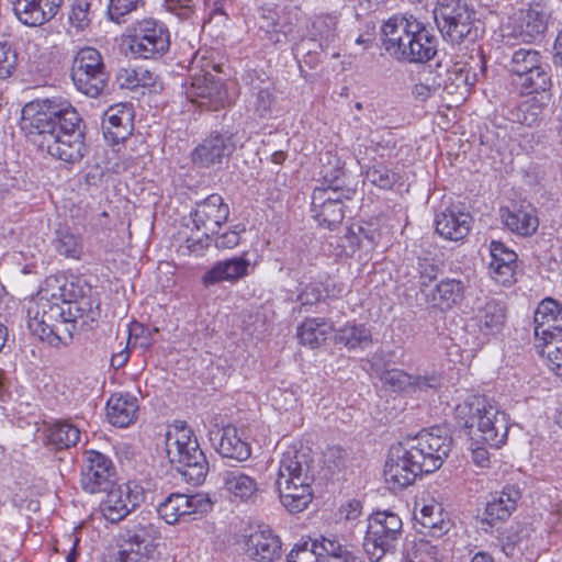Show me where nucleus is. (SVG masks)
Returning a JSON list of instances; mask_svg holds the SVG:
<instances>
[{"label": "nucleus", "mask_w": 562, "mask_h": 562, "mask_svg": "<svg viewBox=\"0 0 562 562\" xmlns=\"http://www.w3.org/2000/svg\"><path fill=\"white\" fill-rule=\"evenodd\" d=\"M333 331V326L324 318H308L297 329L300 342L312 349L318 348Z\"/></svg>", "instance_id": "41"}, {"label": "nucleus", "mask_w": 562, "mask_h": 562, "mask_svg": "<svg viewBox=\"0 0 562 562\" xmlns=\"http://www.w3.org/2000/svg\"><path fill=\"white\" fill-rule=\"evenodd\" d=\"M80 439V430L68 422H57L48 428L47 440L57 449L75 446Z\"/></svg>", "instance_id": "44"}, {"label": "nucleus", "mask_w": 562, "mask_h": 562, "mask_svg": "<svg viewBox=\"0 0 562 562\" xmlns=\"http://www.w3.org/2000/svg\"><path fill=\"white\" fill-rule=\"evenodd\" d=\"M471 562H494V559L487 553L477 552L474 554Z\"/></svg>", "instance_id": "64"}, {"label": "nucleus", "mask_w": 562, "mask_h": 562, "mask_svg": "<svg viewBox=\"0 0 562 562\" xmlns=\"http://www.w3.org/2000/svg\"><path fill=\"white\" fill-rule=\"evenodd\" d=\"M187 95L192 103L207 110H217L224 106L227 100L222 82L212 74L194 76Z\"/></svg>", "instance_id": "25"}, {"label": "nucleus", "mask_w": 562, "mask_h": 562, "mask_svg": "<svg viewBox=\"0 0 562 562\" xmlns=\"http://www.w3.org/2000/svg\"><path fill=\"white\" fill-rule=\"evenodd\" d=\"M508 71L521 93H544L552 87L551 67L538 49L520 47L513 52Z\"/></svg>", "instance_id": "9"}, {"label": "nucleus", "mask_w": 562, "mask_h": 562, "mask_svg": "<svg viewBox=\"0 0 562 562\" xmlns=\"http://www.w3.org/2000/svg\"><path fill=\"white\" fill-rule=\"evenodd\" d=\"M330 295H335V293L330 294L328 285L318 281H311L308 283H301L297 301L302 306H312Z\"/></svg>", "instance_id": "50"}, {"label": "nucleus", "mask_w": 562, "mask_h": 562, "mask_svg": "<svg viewBox=\"0 0 562 562\" xmlns=\"http://www.w3.org/2000/svg\"><path fill=\"white\" fill-rule=\"evenodd\" d=\"M211 235L205 231H196L194 235L186 238L184 243L180 246V251L183 255L202 256L210 245Z\"/></svg>", "instance_id": "53"}, {"label": "nucleus", "mask_w": 562, "mask_h": 562, "mask_svg": "<svg viewBox=\"0 0 562 562\" xmlns=\"http://www.w3.org/2000/svg\"><path fill=\"white\" fill-rule=\"evenodd\" d=\"M425 473L437 471L447 459L452 440L440 428L423 430L404 441Z\"/></svg>", "instance_id": "15"}, {"label": "nucleus", "mask_w": 562, "mask_h": 562, "mask_svg": "<svg viewBox=\"0 0 562 562\" xmlns=\"http://www.w3.org/2000/svg\"><path fill=\"white\" fill-rule=\"evenodd\" d=\"M247 555L258 562H272L281 554L280 538L268 526H258L247 538Z\"/></svg>", "instance_id": "26"}, {"label": "nucleus", "mask_w": 562, "mask_h": 562, "mask_svg": "<svg viewBox=\"0 0 562 562\" xmlns=\"http://www.w3.org/2000/svg\"><path fill=\"white\" fill-rule=\"evenodd\" d=\"M426 296L432 306L440 310H449L462 302L464 285L460 280L446 279L436 284Z\"/></svg>", "instance_id": "39"}, {"label": "nucleus", "mask_w": 562, "mask_h": 562, "mask_svg": "<svg viewBox=\"0 0 562 562\" xmlns=\"http://www.w3.org/2000/svg\"><path fill=\"white\" fill-rule=\"evenodd\" d=\"M506 321L505 307L495 299L485 297L477 300L473 307V314L467 323V329L477 333V342H473L474 347L470 348V352L475 351L484 340L490 336L498 334Z\"/></svg>", "instance_id": "18"}, {"label": "nucleus", "mask_w": 562, "mask_h": 562, "mask_svg": "<svg viewBox=\"0 0 562 562\" xmlns=\"http://www.w3.org/2000/svg\"><path fill=\"white\" fill-rule=\"evenodd\" d=\"M533 323L538 352L546 356L550 369L562 376V305L551 297L542 300Z\"/></svg>", "instance_id": "7"}, {"label": "nucleus", "mask_w": 562, "mask_h": 562, "mask_svg": "<svg viewBox=\"0 0 562 562\" xmlns=\"http://www.w3.org/2000/svg\"><path fill=\"white\" fill-rule=\"evenodd\" d=\"M80 117L68 102H30L22 109L20 126L29 140L54 158L79 161L86 151Z\"/></svg>", "instance_id": "1"}, {"label": "nucleus", "mask_w": 562, "mask_h": 562, "mask_svg": "<svg viewBox=\"0 0 562 562\" xmlns=\"http://www.w3.org/2000/svg\"><path fill=\"white\" fill-rule=\"evenodd\" d=\"M544 110V104L536 97L524 101L517 111V120L526 126L536 125L541 119Z\"/></svg>", "instance_id": "51"}, {"label": "nucleus", "mask_w": 562, "mask_h": 562, "mask_svg": "<svg viewBox=\"0 0 562 562\" xmlns=\"http://www.w3.org/2000/svg\"><path fill=\"white\" fill-rule=\"evenodd\" d=\"M166 454L171 464L190 484H201L209 463L192 428L183 420L168 425L165 434Z\"/></svg>", "instance_id": "6"}, {"label": "nucleus", "mask_w": 562, "mask_h": 562, "mask_svg": "<svg viewBox=\"0 0 562 562\" xmlns=\"http://www.w3.org/2000/svg\"><path fill=\"white\" fill-rule=\"evenodd\" d=\"M16 60L13 47L5 42L0 43V79L9 78L14 72Z\"/></svg>", "instance_id": "55"}, {"label": "nucleus", "mask_w": 562, "mask_h": 562, "mask_svg": "<svg viewBox=\"0 0 562 562\" xmlns=\"http://www.w3.org/2000/svg\"><path fill=\"white\" fill-rule=\"evenodd\" d=\"M128 47L131 53L143 59L157 58L170 47V33L167 25L148 18L136 22L131 29Z\"/></svg>", "instance_id": "13"}, {"label": "nucleus", "mask_w": 562, "mask_h": 562, "mask_svg": "<svg viewBox=\"0 0 562 562\" xmlns=\"http://www.w3.org/2000/svg\"><path fill=\"white\" fill-rule=\"evenodd\" d=\"M276 97L270 85L252 86L248 109L260 119L270 117L273 113Z\"/></svg>", "instance_id": "42"}, {"label": "nucleus", "mask_w": 562, "mask_h": 562, "mask_svg": "<svg viewBox=\"0 0 562 562\" xmlns=\"http://www.w3.org/2000/svg\"><path fill=\"white\" fill-rule=\"evenodd\" d=\"M434 18L446 38L460 43L471 33L475 12L464 0H437Z\"/></svg>", "instance_id": "14"}, {"label": "nucleus", "mask_w": 562, "mask_h": 562, "mask_svg": "<svg viewBox=\"0 0 562 562\" xmlns=\"http://www.w3.org/2000/svg\"><path fill=\"white\" fill-rule=\"evenodd\" d=\"M382 380L384 384L389 385L395 392L426 390L439 385V379L435 375L414 376L400 369L385 371Z\"/></svg>", "instance_id": "37"}, {"label": "nucleus", "mask_w": 562, "mask_h": 562, "mask_svg": "<svg viewBox=\"0 0 562 562\" xmlns=\"http://www.w3.org/2000/svg\"><path fill=\"white\" fill-rule=\"evenodd\" d=\"M171 11H176V14L182 19H188L194 8L193 0H166Z\"/></svg>", "instance_id": "60"}, {"label": "nucleus", "mask_w": 562, "mask_h": 562, "mask_svg": "<svg viewBox=\"0 0 562 562\" xmlns=\"http://www.w3.org/2000/svg\"><path fill=\"white\" fill-rule=\"evenodd\" d=\"M491 261L488 265L516 266L517 255L503 243L492 240L490 244Z\"/></svg>", "instance_id": "54"}, {"label": "nucleus", "mask_w": 562, "mask_h": 562, "mask_svg": "<svg viewBox=\"0 0 562 562\" xmlns=\"http://www.w3.org/2000/svg\"><path fill=\"white\" fill-rule=\"evenodd\" d=\"M251 263L246 257H233L216 262L202 278L209 286L221 282H236L249 274Z\"/></svg>", "instance_id": "31"}, {"label": "nucleus", "mask_w": 562, "mask_h": 562, "mask_svg": "<svg viewBox=\"0 0 562 562\" xmlns=\"http://www.w3.org/2000/svg\"><path fill=\"white\" fill-rule=\"evenodd\" d=\"M63 305V317L56 322L58 324V331L52 330L48 335H36L42 340H47L49 344L55 341L66 342L71 339L72 333L76 329V322L82 316L83 310L75 303H65Z\"/></svg>", "instance_id": "40"}, {"label": "nucleus", "mask_w": 562, "mask_h": 562, "mask_svg": "<svg viewBox=\"0 0 562 562\" xmlns=\"http://www.w3.org/2000/svg\"><path fill=\"white\" fill-rule=\"evenodd\" d=\"M499 215L503 224L512 233L520 236H531L539 227L536 210L529 204L501 207Z\"/></svg>", "instance_id": "29"}, {"label": "nucleus", "mask_w": 562, "mask_h": 562, "mask_svg": "<svg viewBox=\"0 0 562 562\" xmlns=\"http://www.w3.org/2000/svg\"><path fill=\"white\" fill-rule=\"evenodd\" d=\"M56 249L60 255L71 259H80L83 252L80 236L68 231L58 232Z\"/></svg>", "instance_id": "48"}, {"label": "nucleus", "mask_w": 562, "mask_h": 562, "mask_svg": "<svg viewBox=\"0 0 562 562\" xmlns=\"http://www.w3.org/2000/svg\"><path fill=\"white\" fill-rule=\"evenodd\" d=\"M137 414L138 401L128 393H115L106 402V418L114 426H130L136 420Z\"/></svg>", "instance_id": "33"}, {"label": "nucleus", "mask_w": 562, "mask_h": 562, "mask_svg": "<svg viewBox=\"0 0 562 562\" xmlns=\"http://www.w3.org/2000/svg\"><path fill=\"white\" fill-rule=\"evenodd\" d=\"M238 145L241 146L240 139H237L234 134L211 135L192 151V164L199 168L220 165L234 153Z\"/></svg>", "instance_id": "20"}, {"label": "nucleus", "mask_w": 562, "mask_h": 562, "mask_svg": "<svg viewBox=\"0 0 562 562\" xmlns=\"http://www.w3.org/2000/svg\"><path fill=\"white\" fill-rule=\"evenodd\" d=\"M211 507L210 499L202 494H171L158 507L159 516L169 525L196 513H204Z\"/></svg>", "instance_id": "24"}, {"label": "nucleus", "mask_w": 562, "mask_h": 562, "mask_svg": "<svg viewBox=\"0 0 562 562\" xmlns=\"http://www.w3.org/2000/svg\"><path fill=\"white\" fill-rule=\"evenodd\" d=\"M155 547L144 528L137 529L124 541L120 551L121 562H147Z\"/></svg>", "instance_id": "38"}, {"label": "nucleus", "mask_w": 562, "mask_h": 562, "mask_svg": "<svg viewBox=\"0 0 562 562\" xmlns=\"http://www.w3.org/2000/svg\"><path fill=\"white\" fill-rule=\"evenodd\" d=\"M142 0H110L108 12L110 19L116 23L131 12L135 11Z\"/></svg>", "instance_id": "56"}, {"label": "nucleus", "mask_w": 562, "mask_h": 562, "mask_svg": "<svg viewBox=\"0 0 562 562\" xmlns=\"http://www.w3.org/2000/svg\"><path fill=\"white\" fill-rule=\"evenodd\" d=\"M472 461L476 467L481 469L488 468L491 459L487 449L480 446L472 448Z\"/></svg>", "instance_id": "61"}, {"label": "nucleus", "mask_w": 562, "mask_h": 562, "mask_svg": "<svg viewBox=\"0 0 562 562\" xmlns=\"http://www.w3.org/2000/svg\"><path fill=\"white\" fill-rule=\"evenodd\" d=\"M472 218L469 213L448 207L435 218L436 232L448 240H460L471 229Z\"/></svg>", "instance_id": "32"}, {"label": "nucleus", "mask_w": 562, "mask_h": 562, "mask_svg": "<svg viewBox=\"0 0 562 562\" xmlns=\"http://www.w3.org/2000/svg\"><path fill=\"white\" fill-rule=\"evenodd\" d=\"M91 3L88 0H75L69 12V24L77 32L85 31L91 22Z\"/></svg>", "instance_id": "52"}, {"label": "nucleus", "mask_w": 562, "mask_h": 562, "mask_svg": "<svg viewBox=\"0 0 562 562\" xmlns=\"http://www.w3.org/2000/svg\"><path fill=\"white\" fill-rule=\"evenodd\" d=\"M286 562H362L336 538L321 536L311 543L296 544L286 555Z\"/></svg>", "instance_id": "16"}, {"label": "nucleus", "mask_w": 562, "mask_h": 562, "mask_svg": "<svg viewBox=\"0 0 562 562\" xmlns=\"http://www.w3.org/2000/svg\"><path fill=\"white\" fill-rule=\"evenodd\" d=\"M337 19L333 15H319L314 19L310 31L311 40L318 42L322 49L328 48L337 41Z\"/></svg>", "instance_id": "43"}, {"label": "nucleus", "mask_w": 562, "mask_h": 562, "mask_svg": "<svg viewBox=\"0 0 562 562\" xmlns=\"http://www.w3.org/2000/svg\"><path fill=\"white\" fill-rule=\"evenodd\" d=\"M402 526L400 516L392 512H376L369 517L363 549L372 562H380L384 555L395 551Z\"/></svg>", "instance_id": "10"}, {"label": "nucleus", "mask_w": 562, "mask_h": 562, "mask_svg": "<svg viewBox=\"0 0 562 562\" xmlns=\"http://www.w3.org/2000/svg\"><path fill=\"white\" fill-rule=\"evenodd\" d=\"M151 79V74L144 68H123L117 75V81L121 88L130 90L137 87L149 86Z\"/></svg>", "instance_id": "49"}, {"label": "nucleus", "mask_w": 562, "mask_h": 562, "mask_svg": "<svg viewBox=\"0 0 562 562\" xmlns=\"http://www.w3.org/2000/svg\"><path fill=\"white\" fill-rule=\"evenodd\" d=\"M552 11L542 3H532L528 8L520 9L504 25L503 38L506 44H532L540 40L550 23Z\"/></svg>", "instance_id": "11"}, {"label": "nucleus", "mask_w": 562, "mask_h": 562, "mask_svg": "<svg viewBox=\"0 0 562 562\" xmlns=\"http://www.w3.org/2000/svg\"><path fill=\"white\" fill-rule=\"evenodd\" d=\"M328 164L333 167L324 166L321 173L326 187L315 188L312 194V211L319 225L333 229L339 225L345 216L342 198L350 199L351 190L341 191L338 181L342 176L340 160L334 156Z\"/></svg>", "instance_id": "8"}, {"label": "nucleus", "mask_w": 562, "mask_h": 562, "mask_svg": "<svg viewBox=\"0 0 562 562\" xmlns=\"http://www.w3.org/2000/svg\"><path fill=\"white\" fill-rule=\"evenodd\" d=\"M413 94L419 100H426L431 94V89L428 85L418 82L413 88Z\"/></svg>", "instance_id": "62"}, {"label": "nucleus", "mask_w": 562, "mask_h": 562, "mask_svg": "<svg viewBox=\"0 0 562 562\" xmlns=\"http://www.w3.org/2000/svg\"><path fill=\"white\" fill-rule=\"evenodd\" d=\"M381 42L391 57L408 63H426L437 52L436 37L413 15L395 14L384 21Z\"/></svg>", "instance_id": "3"}, {"label": "nucleus", "mask_w": 562, "mask_h": 562, "mask_svg": "<svg viewBox=\"0 0 562 562\" xmlns=\"http://www.w3.org/2000/svg\"><path fill=\"white\" fill-rule=\"evenodd\" d=\"M415 520L434 537H440L447 533L451 527L447 514L441 505L435 499H425L416 502L414 508Z\"/></svg>", "instance_id": "30"}, {"label": "nucleus", "mask_w": 562, "mask_h": 562, "mask_svg": "<svg viewBox=\"0 0 562 562\" xmlns=\"http://www.w3.org/2000/svg\"><path fill=\"white\" fill-rule=\"evenodd\" d=\"M268 396L271 405L279 413L294 412L299 406L297 393L292 389L272 387Z\"/></svg>", "instance_id": "47"}, {"label": "nucleus", "mask_w": 562, "mask_h": 562, "mask_svg": "<svg viewBox=\"0 0 562 562\" xmlns=\"http://www.w3.org/2000/svg\"><path fill=\"white\" fill-rule=\"evenodd\" d=\"M334 342L349 351H363L372 346V333L364 324L346 323L335 330Z\"/></svg>", "instance_id": "35"}, {"label": "nucleus", "mask_w": 562, "mask_h": 562, "mask_svg": "<svg viewBox=\"0 0 562 562\" xmlns=\"http://www.w3.org/2000/svg\"><path fill=\"white\" fill-rule=\"evenodd\" d=\"M108 72L100 52L94 47L80 48L72 60L71 80L78 91L97 98L104 90Z\"/></svg>", "instance_id": "12"}, {"label": "nucleus", "mask_w": 562, "mask_h": 562, "mask_svg": "<svg viewBox=\"0 0 562 562\" xmlns=\"http://www.w3.org/2000/svg\"><path fill=\"white\" fill-rule=\"evenodd\" d=\"M214 446L222 457L237 461H245L251 454L249 443L241 438L239 430L232 425L222 428L218 442Z\"/></svg>", "instance_id": "36"}, {"label": "nucleus", "mask_w": 562, "mask_h": 562, "mask_svg": "<svg viewBox=\"0 0 562 562\" xmlns=\"http://www.w3.org/2000/svg\"><path fill=\"white\" fill-rule=\"evenodd\" d=\"M220 480L223 493L233 503L254 504L259 497V482L240 469L222 472Z\"/></svg>", "instance_id": "22"}, {"label": "nucleus", "mask_w": 562, "mask_h": 562, "mask_svg": "<svg viewBox=\"0 0 562 562\" xmlns=\"http://www.w3.org/2000/svg\"><path fill=\"white\" fill-rule=\"evenodd\" d=\"M99 504L103 518L109 522H119L134 510L140 501V494L130 484L112 485Z\"/></svg>", "instance_id": "21"}, {"label": "nucleus", "mask_w": 562, "mask_h": 562, "mask_svg": "<svg viewBox=\"0 0 562 562\" xmlns=\"http://www.w3.org/2000/svg\"><path fill=\"white\" fill-rule=\"evenodd\" d=\"M425 473L405 442L393 445L384 468V480L393 491L409 486Z\"/></svg>", "instance_id": "17"}, {"label": "nucleus", "mask_w": 562, "mask_h": 562, "mask_svg": "<svg viewBox=\"0 0 562 562\" xmlns=\"http://www.w3.org/2000/svg\"><path fill=\"white\" fill-rule=\"evenodd\" d=\"M102 130L104 137L114 144L125 140L133 130L131 106L123 103L110 106L104 113Z\"/></svg>", "instance_id": "28"}, {"label": "nucleus", "mask_w": 562, "mask_h": 562, "mask_svg": "<svg viewBox=\"0 0 562 562\" xmlns=\"http://www.w3.org/2000/svg\"><path fill=\"white\" fill-rule=\"evenodd\" d=\"M406 562H440L438 546L426 539L414 540L406 544Z\"/></svg>", "instance_id": "45"}, {"label": "nucleus", "mask_w": 562, "mask_h": 562, "mask_svg": "<svg viewBox=\"0 0 562 562\" xmlns=\"http://www.w3.org/2000/svg\"><path fill=\"white\" fill-rule=\"evenodd\" d=\"M312 460L307 453L294 448L285 450L280 459L276 490L289 513H301L313 499Z\"/></svg>", "instance_id": "4"}, {"label": "nucleus", "mask_w": 562, "mask_h": 562, "mask_svg": "<svg viewBox=\"0 0 562 562\" xmlns=\"http://www.w3.org/2000/svg\"><path fill=\"white\" fill-rule=\"evenodd\" d=\"M515 267L516 266H499L488 265V272L491 278L498 284L507 286L515 281Z\"/></svg>", "instance_id": "57"}, {"label": "nucleus", "mask_w": 562, "mask_h": 562, "mask_svg": "<svg viewBox=\"0 0 562 562\" xmlns=\"http://www.w3.org/2000/svg\"><path fill=\"white\" fill-rule=\"evenodd\" d=\"M521 497V492L516 485H506L490 501L485 508L486 520L490 524L504 521L510 517Z\"/></svg>", "instance_id": "34"}, {"label": "nucleus", "mask_w": 562, "mask_h": 562, "mask_svg": "<svg viewBox=\"0 0 562 562\" xmlns=\"http://www.w3.org/2000/svg\"><path fill=\"white\" fill-rule=\"evenodd\" d=\"M229 206L220 194H210L203 201L196 203L191 212V218L196 231H205L215 234L227 222Z\"/></svg>", "instance_id": "23"}, {"label": "nucleus", "mask_w": 562, "mask_h": 562, "mask_svg": "<svg viewBox=\"0 0 562 562\" xmlns=\"http://www.w3.org/2000/svg\"><path fill=\"white\" fill-rule=\"evenodd\" d=\"M83 295L85 288L78 278L48 276L36 295L27 302V327L33 335H48L54 329L58 331L56 322L63 317L60 304L75 303Z\"/></svg>", "instance_id": "2"}, {"label": "nucleus", "mask_w": 562, "mask_h": 562, "mask_svg": "<svg viewBox=\"0 0 562 562\" xmlns=\"http://www.w3.org/2000/svg\"><path fill=\"white\" fill-rule=\"evenodd\" d=\"M456 417L469 429L471 439L499 448L507 440L508 423L504 412L486 396L472 394L456 407Z\"/></svg>", "instance_id": "5"}, {"label": "nucleus", "mask_w": 562, "mask_h": 562, "mask_svg": "<svg viewBox=\"0 0 562 562\" xmlns=\"http://www.w3.org/2000/svg\"><path fill=\"white\" fill-rule=\"evenodd\" d=\"M362 514V505L357 499H349L344 503L337 513L338 519L346 522H355Z\"/></svg>", "instance_id": "58"}, {"label": "nucleus", "mask_w": 562, "mask_h": 562, "mask_svg": "<svg viewBox=\"0 0 562 562\" xmlns=\"http://www.w3.org/2000/svg\"><path fill=\"white\" fill-rule=\"evenodd\" d=\"M554 59L558 65L562 66V30L559 32L555 38Z\"/></svg>", "instance_id": "63"}, {"label": "nucleus", "mask_w": 562, "mask_h": 562, "mask_svg": "<svg viewBox=\"0 0 562 562\" xmlns=\"http://www.w3.org/2000/svg\"><path fill=\"white\" fill-rule=\"evenodd\" d=\"M245 232L244 225H236L233 229L220 235L215 239V245L217 248L222 249H232L236 247L240 241V234Z\"/></svg>", "instance_id": "59"}, {"label": "nucleus", "mask_w": 562, "mask_h": 562, "mask_svg": "<svg viewBox=\"0 0 562 562\" xmlns=\"http://www.w3.org/2000/svg\"><path fill=\"white\" fill-rule=\"evenodd\" d=\"M63 0H16L14 13L27 26H40L55 18Z\"/></svg>", "instance_id": "27"}, {"label": "nucleus", "mask_w": 562, "mask_h": 562, "mask_svg": "<svg viewBox=\"0 0 562 562\" xmlns=\"http://www.w3.org/2000/svg\"><path fill=\"white\" fill-rule=\"evenodd\" d=\"M400 176L383 164L370 166L364 173V181L381 189L391 190L398 182Z\"/></svg>", "instance_id": "46"}, {"label": "nucleus", "mask_w": 562, "mask_h": 562, "mask_svg": "<svg viewBox=\"0 0 562 562\" xmlns=\"http://www.w3.org/2000/svg\"><path fill=\"white\" fill-rule=\"evenodd\" d=\"M114 474V465L108 456L95 450L85 452L80 483L87 493L106 491L112 486Z\"/></svg>", "instance_id": "19"}]
</instances>
